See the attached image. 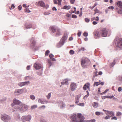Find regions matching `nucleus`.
Segmentation results:
<instances>
[{"label":"nucleus","instance_id":"1","mask_svg":"<svg viewBox=\"0 0 122 122\" xmlns=\"http://www.w3.org/2000/svg\"><path fill=\"white\" fill-rule=\"evenodd\" d=\"M71 122H84V116L81 113L79 114L77 116L76 114H74L70 117Z\"/></svg>","mask_w":122,"mask_h":122},{"label":"nucleus","instance_id":"2","mask_svg":"<svg viewBox=\"0 0 122 122\" xmlns=\"http://www.w3.org/2000/svg\"><path fill=\"white\" fill-rule=\"evenodd\" d=\"M108 31L105 28H103L99 32L95 31L94 32L95 37L96 39L99 38L101 35L102 37H106L107 35Z\"/></svg>","mask_w":122,"mask_h":122},{"label":"nucleus","instance_id":"3","mask_svg":"<svg viewBox=\"0 0 122 122\" xmlns=\"http://www.w3.org/2000/svg\"><path fill=\"white\" fill-rule=\"evenodd\" d=\"M15 107L17 110L21 112H23L27 109L28 106L24 104H20V105H16Z\"/></svg>","mask_w":122,"mask_h":122},{"label":"nucleus","instance_id":"4","mask_svg":"<svg viewBox=\"0 0 122 122\" xmlns=\"http://www.w3.org/2000/svg\"><path fill=\"white\" fill-rule=\"evenodd\" d=\"M90 63V60L87 58H83L81 60V64L83 68L87 67Z\"/></svg>","mask_w":122,"mask_h":122},{"label":"nucleus","instance_id":"5","mask_svg":"<svg viewBox=\"0 0 122 122\" xmlns=\"http://www.w3.org/2000/svg\"><path fill=\"white\" fill-rule=\"evenodd\" d=\"M117 47L120 50H122V38H117L114 40Z\"/></svg>","mask_w":122,"mask_h":122},{"label":"nucleus","instance_id":"6","mask_svg":"<svg viewBox=\"0 0 122 122\" xmlns=\"http://www.w3.org/2000/svg\"><path fill=\"white\" fill-rule=\"evenodd\" d=\"M67 38V36H64L61 39L59 43H57L56 45V47L58 48L61 47L64 44L66 41V40Z\"/></svg>","mask_w":122,"mask_h":122},{"label":"nucleus","instance_id":"7","mask_svg":"<svg viewBox=\"0 0 122 122\" xmlns=\"http://www.w3.org/2000/svg\"><path fill=\"white\" fill-rule=\"evenodd\" d=\"M31 116L30 115L23 116L21 117V119L23 122L26 121L30 122L31 118Z\"/></svg>","mask_w":122,"mask_h":122},{"label":"nucleus","instance_id":"8","mask_svg":"<svg viewBox=\"0 0 122 122\" xmlns=\"http://www.w3.org/2000/svg\"><path fill=\"white\" fill-rule=\"evenodd\" d=\"M1 118L2 120L5 122H8L10 119V117L6 114H4L1 116Z\"/></svg>","mask_w":122,"mask_h":122},{"label":"nucleus","instance_id":"9","mask_svg":"<svg viewBox=\"0 0 122 122\" xmlns=\"http://www.w3.org/2000/svg\"><path fill=\"white\" fill-rule=\"evenodd\" d=\"M30 47L31 48H33L36 44V41L35 38L34 37H32L30 40Z\"/></svg>","mask_w":122,"mask_h":122},{"label":"nucleus","instance_id":"10","mask_svg":"<svg viewBox=\"0 0 122 122\" xmlns=\"http://www.w3.org/2000/svg\"><path fill=\"white\" fill-rule=\"evenodd\" d=\"M24 91V89H16L14 92V94L15 96L19 95L22 94Z\"/></svg>","mask_w":122,"mask_h":122},{"label":"nucleus","instance_id":"11","mask_svg":"<svg viewBox=\"0 0 122 122\" xmlns=\"http://www.w3.org/2000/svg\"><path fill=\"white\" fill-rule=\"evenodd\" d=\"M77 85L74 82L71 83L70 86V89L71 91H75L77 88Z\"/></svg>","mask_w":122,"mask_h":122},{"label":"nucleus","instance_id":"12","mask_svg":"<svg viewBox=\"0 0 122 122\" xmlns=\"http://www.w3.org/2000/svg\"><path fill=\"white\" fill-rule=\"evenodd\" d=\"M30 84V82L29 81H25L24 82H20L18 84V85L22 87L28 85Z\"/></svg>","mask_w":122,"mask_h":122},{"label":"nucleus","instance_id":"13","mask_svg":"<svg viewBox=\"0 0 122 122\" xmlns=\"http://www.w3.org/2000/svg\"><path fill=\"white\" fill-rule=\"evenodd\" d=\"M34 67L36 70H38L40 69H43L42 66L40 64L37 63H36L34 64Z\"/></svg>","mask_w":122,"mask_h":122},{"label":"nucleus","instance_id":"14","mask_svg":"<svg viewBox=\"0 0 122 122\" xmlns=\"http://www.w3.org/2000/svg\"><path fill=\"white\" fill-rule=\"evenodd\" d=\"M59 106L61 108H65V103L62 101H59L58 102Z\"/></svg>","mask_w":122,"mask_h":122},{"label":"nucleus","instance_id":"15","mask_svg":"<svg viewBox=\"0 0 122 122\" xmlns=\"http://www.w3.org/2000/svg\"><path fill=\"white\" fill-rule=\"evenodd\" d=\"M13 103L15 104V105L14 106V107H15V106L16 105H19V104H20L21 103V102L19 100L16 99H14L13 101Z\"/></svg>","mask_w":122,"mask_h":122},{"label":"nucleus","instance_id":"16","mask_svg":"<svg viewBox=\"0 0 122 122\" xmlns=\"http://www.w3.org/2000/svg\"><path fill=\"white\" fill-rule=\"evenodd\" d=\"M36 4H37L38 5H40V6L43 7L45 6V3L44 2L42 1H41L39 2H36Z\"/></svg>","mask_w":122,"mask_h":122},{"label":"nucleus","instance_id":"17","mask_svg":"<svg viewBox=\"0 0 122 122\" xmlns=\"http://www.w3.org/2000/svg\"><path fill=\"white\" fill-rule=\"evenodd\" d=\"M56 27L54 26H51L50 27V29L52 32L53 33L57 31V30L58 29Z\"/></svg>","mask_w":122,"mask_h":122},{"label":"nucleus","instance_id":"18","mask_svg":"<svg viewBox=\"0 0 122 122\" xmlns=\"http://www.w3.org/2000/svg\"><path fill=\"white\" fill-rule=\"evenodd\" d=\"M56 34L55 35V36L56 37L59 36L61 35L60 30L59 29L57 30V31H56Z\"/></svg>","mask_w":122,"mask_h":122},{"label":"nucleus","instance_id":"19","mask_svg":"<svg viewBox=\"0 0 122 122\" xmlns=\"http://www.w3.org/2000/svg\"><path fill=\"white\" fill-rule=\"evenodd\" d=\"M116 3L117 5L122 9V2L120 1H118L116 2Z\"/></svg>","mask_w":122,"mask_h":122},{"label":"nucleus","instance_id":"20","mask_svg":"<svg viewBox=\"0 0 122 122\" xmlns=\"http://www.w3.org/2000/svg\"><path fill=\"white\" fill-rule=\"evenodd\" d=\"M90 86V84L89 83H87L86 84H85L83 87V88L84 90H86V88L87 87L89 89Z\"/></svg>","mask_w":122,"mask_h":122},{"label":"nucleus","instance_id":"21","mask_svg":"<svg viewBox=\"0 0 122 122\" xmlns=\"http://www.w3.org/2000/svg\"><path fill=\"white\" fill-rule=\"evenodd\" d=\"M116 63V61L115 59H114L113 62L112 63H111L110 64V66L111 67H113L115 65Z\"/></svg>","mask_w":122,"mask_h":122},{"label":"nucleus","instance_id":"22","mask_svg":"<svg viewBox=\"0 0 122 122\" xmlns=\"http://www.w3.org/2000/svg\"><path fill=\"white\" fill-rule=\"evenodd\" d=\"M61 84H66L67 85L68 84V81L67 79H65L64 80L63 82H61Z\"/></svg>","mask_w":122,"mask_h":122},{"label":"nucleus","instance_id":"23","mask_svg":"<svg viewBox=\"0 0 122 122\" xmlns=\"http://www.w3.org/2000/svg\"><path fill=\"white\" fill-rule=\"evenodd\" d=\"M51 60L52 61H56V59L54 58H53L54 57V55L51 54H50L49 56Z\"/></svg>","mask_w":122,"mask_h":122},{"label":"nucleus","instance_id":"24","mask_svg":"<svg viewBox=\"0 0 122 122\" xmlns=\"http://www.w3.org/2000/svg\"><path fill=\"white\" fill-rule=\"evenodd\" d=\"M92 105L94 108H97L98 107V103L96 102H94L93 103Z\"/></svg>","mask_w":122,"mask_h":122},{"label":"nucleus","instance_id":"25","mask_svg":"<svg viewBox=\"0 0 122 122\" xmlns=\"http://www.w3.org/2000/svg\"><path fill=\"white\" fill-rule=\"evenodd\" d=\"M107 112L111 116L110 117L113 116L114 115V113L113 112L107 111Z\"/></svg>","mask_w":122,"mask_h":122},{"label":"nucleus","instance_id":"26","mask_svg":"<svg viewBox=\"0 0 122 122\" xmlns=\"http://www.w3.org/2000/svg\"><path fill=\"white\" fill-rule=\"evenodd\" d=\"M71 8V6L70 5H65L64 6L62 9H63L68 10L70 9Z\"/></svg>","mask_w":122,"mask_h":122},{"label":"nucleus","instance_id":"27","mask_svg":"<svg viewBox=\"0 0 122 122\" xmlns=\"http://www.w3.org/2000/svg\"><path fill=\"white\" fill-rule=\"evenodd\" d=\"M96 18L95 17H93L91 18V20L92 21L95 20L97 21H98L99 20V17L98 16H97L96 17Z\"/></svg>","mask_w":122,"mask_h":122},{"label":"nucleus","instance_id":"28","mask_svg":"<svg viewBox=\"0 0 122 122\" xmlns=\"http://www.w3.org/2000/svg\"><path fill=\"white\" fill-rule=\"evenodd\" d=\"M32 25L30 24H26L25 26V27L26 29H30L32 27Z\"/></svg>","mask_w":122,"mask_h":122},{"label":"nucleus","instance_id":"29","mask_svg":"<svg viewBox=\"0 0 122 122\" xmlns=\"http://www.w3.org/2000/svg\"><path fill=\"white\" fill-rule=\"evenodd\" d=\"M48 62L49 64L50 65L49 66V68H50V67L52 65V62H51V60L49 59H48Z\"/></svg>","mask_w":122,"mask_h":122},{"label":"nucleus","instance_id":"30","mask_svg":"<svg viewBox=\"0 0 122 122\" xmlns=\"http://www.w3.org/2000/svg\"><path fill=\"white\" fill-rule=\"evenodd\" d=\"M86 92L87 93V94L85 96L83 97V99H86L87 97L89 96V93L88 91H86Z\"/></svg>","mask_w":122,"mask_h":122},{"label":"nucleus","instance_id":"31","mask_svg":"<svg viewBox=\"0 0 122 122\" xmlns=\"http://www.w3.org/2000/svg\"><path fill=\"white\" fill-rule=\"evenodd\" d=\"M38 102L39 103H40L42 104H44V103L43 102V101L41 99H39L38 100Z\"/></svg>","mask_w":122,"mask_h":122},{"label":"nucleus","instance_id":"32","mask_svg":"<svg viewBox=\"0 0 122 122\" xmlns=\"http://www.w3.org/2000/svg\"><path fill=\"white\" fill-rule=\"evenodd\" d=\"M30 99L32 100H34L35 99V97L33 95H31L30 96Z\"/></svg>","mask_w":122,"mask_h":122},{"label":"nucleus","instance_id":"33","mask_svg":"<svg viewBox=\"0 0 122 122\" xmlns=\"http://www.w3.org/2000/svg\"><path fill=\"white\" fill-rule=\"evenodd\" d=\"M51 97V93H49L48 95L46 96V97L47 98L49 99H50Z\"/></svg>","mask_w":122,"mask_h":122},{"label":"nucleus","instance_id":"34","mask_svg":"<svg viewBox=\"0 0 122 122\" xmlns=\"http://www.w3.org/2000/svg\"><path fill=\"white\" fill-rule=\"evenodd\" d=\"M99 85V82H97L95 81L94 82L93 85L94 86H97Z\"/></svg>","mask_w":122,"mask_h":122},{"label":"nucleus","instance_id":"35","mask_svg":"<svg viewBox=\"0 0 122 122\" xmlns=\"http://www.w3.org/2000/svg\"><path fill=\"white\" fill-rule=\"evenodd\" d=\"M94 11L95 12H96V13H101V12L98 10L97 8H96L94 10Z\"/></svg>","mask_w":122,"mask_h":122},{"label":"nucleus","instance_id":"36","mask_svg":"<svg viewBox=\"0 0 122 122\" xmlns=\"http://www.w3.org/2000/svg\"><path fill=\"white\" fill-rule=\"evenodd\" d=\"M37 107V105H35L32 106H31V108L32 109H34L36 108Z\"/></svg>","mask_w":122,"mask_h":122},{"label":"nucleus","instance_id":"37","mask_svg":"<svg viewBox=\"0 0 122 122\" xmlns=\"http://www.w3.org/2000/svg\"><path fill=\"white\" fill-rule=\"evenodd\" d=\"M80 97V96L79 95H77L76 97L75 100H79Z\"/></svg>","mask_w":122,"mask_h":122},{"label":"nucleus","instance_id":"38","mask_svg":"<svg viewBox=\"0 0 122 122\" xmlns=\"http://www.w3.org/2000/svg\"><path fill=\"white\" fill-rule=\"evenodd\" d=\"M50 52V51L49 50H47L45 53V55L46 56H47L48 55V54Z\"/></svg>","mask_w":122,"mask_h":122},{"label":"nucleus","instance_id":"39","mask_svg":"<svg viewBox=\"0 0 122 122\" xmlns=\"http://www.w3.org/2000/svg\"><path fill=\"white\" fill-rule=\"evenodd\" d=\"M109 96H105L103 97H102V99H105L106 98H109Z\"/></svg>","mask_w":122,"mask_h":122},{"label":"nucleus","instance_id":"40","mask_svg":"<svg viewBox=\"0 0 122 122\" xmlns=\"http://www.w3.org/2000/svg\"><path fill=\"white\" fill-rule=\"evenodd\" d=\"M40 122H47L46 120L42 118L40 120Z\"/></svg>","mask_w":122,"mask_h":122},{"label":"nucleus","instance_id":"41","mask_svg":"<svg viewBox=\"0 0 122 122\" xmlns=\"http://www.w3.org/2000/svg\"><path fill=\"white\" fill-rule=\"evenodd\" d=\"M101 114V113L100 112H96L95 113V114L97 116H99Z\"/></svg>","mask_w":122,"mask_h":122},{"label":"nucleus","instance_id":"42","mask_svg":"<svg viewBox=\"0 0 122 122\" xmlns=\"http://www.w3.org/2000/svg\"><path fill=\"white\" fill-rule=\"evenodd\" d=\"M50 13L47 12H46L44 13V14L45 15H47L50 14Z\"/></svg>","mask_w":122,"mask_h":122},{"label":"nucleus","instance_id":"43","mask_svg":"<svg viewBox=\"0 0 122 122\" xmlns=\"http://www.w3.org/2000/svg\"><path fill=\"white\" fill-rule=\"evenodd\" d=\"M25 11L26 12L29 13L30 12V11L28 9H25Z\"/></svg>","mask_w":122,"mask_h":122},{"label":"nucleus","instance_id":"44","mask_svg":"<svg viewBox=\"0 0 122 122\" xmlns=\"http://www.w3.org/2000/svg\"><path fill=\"white\" fill-rule=\"evenodd\" d=\"M78 31L79 32L77 33V36L79 37H80L81 36V31H79V30H78Z\"/></svg>","mask_w":122,"mask_h":122},{"label":"nucleus","instance_id":"45","mask_svg":"<svg viewBox=\"0 0 122 122\" xmlns=\"http://www.w3.org/2000/svg\"><path fill=\"white\" fill-rule=\"evenodd\" d=\"M122 114V113L120 112H118L117 114V116H119Z\"/></svg>","mask_w":122,"mask_h":122},{"label":"nucleus","instance_id":"46","mask_svg":"<svg viewBox=\"0 0 122 122\" xmlns=\"http://www.w3.org/2000/svg\"><path fill=\"white\" fill-rule=\"evenodd\" d=\"M85 20L86 22H89L90 21V20L88 18H86L85 19Z\"/></svg>","mask_w":122,"mask_h":122},{"label":"nucleus","instance_id":"47","mask_svg":"<svg viewBox=\"0 0 122 122\" xmlns=\"http://www.w3.org/2000/svg\"><path fill=\"white\" fill-rule=\"evenodd\" d=\"M69 53L70 54L73 55L74 53V52L73 51L71 50L70 51Z\"/></svg>","mask_w":122,"mask_h":122},{"label":"nucleus","instance_id":"48","mask_svg":"<svg viewBox=\"0 0 122 122\" xmlns=\"http://www.w3.org/2000/svg\"><path fill=\"white\" fill-rule=\"evenodd\" d=\"M97 5V4L95 3L93 6L92 7H90L91 9V10H92Z\"/></svg>","mask_w":122,"mask_h":122},{"label":"nucleus","instance_id":"49","mask_svg":"<svg viewBox=\"0 0 122 122\" xmlns=\"http://www.w3.org/2000/svg\"><path fill=\"white\" fill-rule=\"evenodd\" d=\"M77 105L81 106H84V104L83 103H81L78 104Z\"/></svg>","mask_w":122,"mask_h":122},{"label":"nucleus","instance_id":"50","mask_svg":"<svg viewBox=\"0 0 122 122\" xmlns=\"http://www.w3.org/2000/svg\"><path fill=\"white\" fill-rule=\"evenodd\" d=\"M83 36L85 37H86L88 36V34L87 33L85 32L83 34Z\"/></svg>","mask_w":122,"mask_h":122},{"label":"nucleus","instance_id":"51","mask_svg":"<svg viewBox=\"0 0 122 122\" xmlns=\"http://www.w3.org/2000/svg\"><path fill=\"white\" fill-rule=\"evenodd\" d=\"M22 7L21 5H20L18 7V8L19 10H21Z\"/></svg>","mask_w":122,"mask_h":122},{"label":"nucleus","instance_id":"52","mask_svg":"<svg viewBox=\"0 0 122 122\" xmlns=\"http://www.w3.org/2000/svg\"><path fill=\"white\" fill-rule=\"evenodd\" d=\"M122 9H121V10H118V12L119 14H122Z\"/></svg>","mask_w":122,"mask_h":122},{"label":"nucleus","instance_id":"53","mask_svg":"<svg viewBox=\"0 0 122 122\" xmlns=\"http://www.w3.org/2000/svg\"><path fill=\"white\" fill-rule=\"evenodd\" d=\"M72 18H76L77 17L76 15H72Z\"/></svg>","mask_w":122,"mask_h":122},{"label":"nucleus","instance_id":"54","mask_svg":"<svg viewBox=\"0 0 122 122\" xmlns=\"http://www.w3.org/2000/svg\"><path fill=\"white\" fill-rule=\"evenodd\" d=\"M96 121L95 119H91L89 120V122H95Z\"/></svg>","mask_w":122,"mask_h":122},{"label":"nucleus","instance_id":"55","mask_svg":"<svg viewBox=\"0 0 122 122\" xmlns=\"http://www.w3.org/2000/svg\"><path fill=\"white\" fill-rule=\"evenodd\" d=\"M110 116H106L105 117V118L106 119H107L110 118Z\"/></svg>","mask_w":122,"mask_h":122},{"label":"nucleus","instance_id":"56","mask_svg":"<svg viewBox=\"0 0 122 122\" xmlns=\"http://www.w3.org/2000/svg\"><path fill=\"white\" fill-rule=\"evenodd\" d=\"M58 4L59 5H61V0H58Z\"/></svg>","mask_w":122,"mask_h":122},{"label":"nucleus","instance_id":"57","mask_svg":"<svg viewBox=\"0 0 122 122\" xmlns=\"http://www.w3.org/2000/svg\"><path fill=\"white\" fill-rule=\"evenodd\" d=\"M45 6H44L43 8H46V9L48 8L49 7V5H45Z\"/></svg>","mask_w":122,"mask_h":122},{"label":"nucleus","instance_id":"58","mask_svg":"<svg viewBox=\"0 0 122 122\" xmlns=\"http://www.w3.org/2000/svg\"><path fill=\"white\" fill-rule=\"evenodd\" d=\"M114 8L113 6H110L108 7V9H111L113 10L114 9Z\"/></svg>","mask_w":122,"mask_h":122},{"label":"nucleus","instance_id":"59","mask_svg":"<svg viewBox=\"0 0 122 122\" xmlns=\"http://www.w3.org/2000/svg\"><path fill=\"white\" fill-rule=\"evenodd\" d=\"M43 102H44V104H47V103H51V102H48L46 100H45V101H43Z\"/></svg>","mask_w":122,"mask_h":122},{"label":"nucleus","instance_id":"60","mask_svg":"<svg viewBox=\"0 0 122 122\" xmlns=\"http://www.w3.org/2000/svg\"><path fill=\"white\" fill-rule=\"evenodd\" d=\"M117 118L116 117H112L111 118V119L112 120H117Z\"/></svg>","mask_w":122,"mask_h":122},{"label":"nucleus","instance_id":"61","mask_svg":"<svg viewBox=\"0 0 122 122\" xmlns=\"http://www.w3.org/2000/svg\"><path fill=\"white\" fill-rule=\"evenodd\" d=\"M122 88H121V87H119L118 88V91L119 92H121L122 90Z\"/></svg>","mask_w":122,"mask_h":122},{"label":"nucleus","instance_id":"62","mask_svg":"<svg viewBox=\"0 0 122 122\" xmlns=\"http://www.w3.org/2000/svg\"><path fill=\"white\" fill-rule=\"evenodd\" d=\"M85 49L84 47H82L80 50L84 51L85 50Z\"/></svg>","mask_w":122,"mask_h":122},{"label":"nucleus","instance_id":"63","mask_svg":"<svg viewBox=\"0 0 122 122\" xmlns=\"http://www.w3.org/2000/svg\"><path fill=\"white\" fill-rule=\"evenodd\" d=\"M97 22H96L95 21H93L92 22V24L94 25H95L97 24Z\"/></svg>","mask_w":122,"mask_h":122},{"label":"nucleus","instance_id":"64","mask_svg":"<svg viewBox=\"0 0 122 122\" xmlns=\"http://www.w3.org/2000/svg\"><path fill=\"white\" fill-rule=\"evenodd\" d=\"M75 0H70V2L71 3L73 4Z\"/></svg>","mask_w":122,"mask_h":122}]
</instances>
